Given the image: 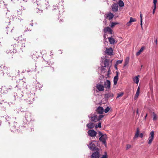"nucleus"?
<instances>
[{
	"label": "nucleus",
	"instance_id": "nucleus-1",
	"mask_svg": "<svg viewBox=\"0 0 158 158\" xmlns=\"http://www.w3.org/2000/svg\"><path fill=\"white\" fill-rule=\"evenodd\" d=\"M98 134L99 136H100L99 138V140L100 141L102 142V143L104 144V145L106 146V140L107 139V137L106 134H103L102 133L99 131L98 132Z\"/></svg>",
	"mask_w": 158,
	"mask_h": 158
},
{
	"label": "nucleus",
	"instance_id": "nucleus-2",
	"mask_svg": "<svg viewBox=\"0 0 158 158\" xmlns=\"http://www.w3.org/2000/svg\"><path fill=\"white\" fill-rule=\"evenodd\" d=\"M90 118L92 122V123L93 124L91 125L90 126L89 125V127H90L91 128H93L94 126V123L97 121H98V118L96 114H91Z\"/></svg>",
	"mask_w": 158,
	"mask_h": 158
},
{
	"label": "nucleus",
	"instance_id": "nucleus-3",
	"mask_svg": "<svg viewBox=\"0 0 158 158\" xmlns=\"http://www.w3.org/2000/svg\"><path fill=\"white\" fill-rule=\"evenodd\" d=\"M104 32L105 33L104 37L105 38L106 36V35L108 33L112 34L113 33V31L110 27H107L104 28Z\"/></svg>",
	"mask_w": 158,
	"mask_h": 158
},
{
	"label": "nucleus",
	"instance_id": "nucleus-4",
	"mask_svg": "<svg viewBox=\"0 0 158 158\" xmlns=\"http://www.w3.org/2000/svg\"><path fill=\"white\" fill-rule=\"evenodd\" d=\"M154 132L153 131H151L150 133V136L148 139V144H151L152 141L154 139Z\"/></svg>",
	"mask_w": 158,
	"mask_h": 158
},
{
	"label": "nucleus",
	"instance_id": "nucleus-5",
	"mask_svg": "<svg viewBox=\"0 0 158 158\" xmlns=\"http://www.w3.org/2000/svg\"><path fill=\"white\" fill-rule=\"evenodd\" d=\"M95 141H93L90 144H89V148L91 150L94 151H99V149L96 147L95 144Z\"/></svg>",
	"mask_w": 158,
	"mask_h": 158
},
{
	"label": "nucleus",
	"instance_id": "nucleus-6",
	"mask_svg": "<svg viewBox=\"0 0 158 158\" xmlns=\"http://www.w3.org/2000/svg\"><path fill=\"white\" fill-rule=\"evenodd\" d=\"M23 92L21 91H18L17 93H14V96L15 98H21L23 95Z\"/></svg>",
	"mask_w": 158,
	"mask_h": 158
},
{
	"label": "nucleus",
	"instance_id": "nucleus-7",
	"mask_svg": "<svg viewBox=\"0 0 158 158\" xmlns=\"http://www.w3.org/2000/svg\"><path fill=\"white\" fill-rule=\"evenodd\" d=\"M96 88L100 91H104V86L101 84H98L96 85Z\"/></svg>",
	"mask_w": 158,
	"mask_h": 158
},
{
	"label": "nucleus",
	"instance_id": "nucleus-8",
	"mask_svg": "<svg viewBox=\"0 0 158 158\" xmlns=\"http://www.w3.org/2000/svg\"><path fill=\"white\" fill-rule=\"evenodd\" d=\"M96 152H94L92 154L91 156V158H99L100 157V154L98 152L99 151H95Z\"/></svg>",
	"mask_w": 158,
	"mask_h": 158
},
{
	"label": "nucleus",
	"instance_id": "nucleus-9",
	"mask_svg": "<svg viewBox=\"0 0 158 158\" xmlns=\"http://www.w3.org/2000/svg\"><path fill=\"white\" fill-rule=\"evenodd\" d=\"M97 134V133L94 130H89V136L92 137V139H95Z\"/></svg>",
	"mask_w": 158,
	"mask_h": 158
},
{
	"label": "nucleus",
	"instance_id": "nucleus-10",
	"mask_svg": "<svg viewBox=\"0 0 158 158\" xmlns=\"http://www.w3.org/2000/svg\"><path fill=\"white\" fill-rule=\"evenodd\" d=\"M10 128V130L11 131L14 132L16 131V127H17V123L14 122L13 125Z\"/></svg>",
	"mask_w": 158,
	"mask_h": 158
},
{
	"label": "nucleus",
	"instance_id": "nucleus-11",
	"mask_svg": "<svg viewBox=\"0 0 158 158\" xmlns=\"http://www.w3.org/2000/svg\"><path fill=\"white\" fill-rule=\"evenodd\" d=\"M106 53L110 55H113L112 53H113V49L112 48H106V51H105Z\"/></svg>",
	"mask_w": 158,
	"mask_h": 158
},
{
	"label": "nucleus",
	"instance_id": "nucleus-12",
	"mask_svg": "<svg viewBox=\"0 0 158 158\" xmlns=\"http://www.w3.org/2000/svg\"><path fill=\"white\" fill-rule=\"evenodd\" d=\"M112 10L113 11H117L118 10V5L116 3H114L111 6Z\"/></svg>",
	"mask_w": 158,
	"mask_h": 158
},
{
	"label": "nucleus",
	"instance_id": "nucleus-13",
	"mask_svg": "<svg viewBox=\"0 0 158 158\" xmlns=\"http://www.w3.org/2000/svg\"><path fill=\"white\" fill-rule=\"evenodd\" d=\"M118 72H116V75L114 78V85H116L117 83V81L118 79Z\"/></svg>",
	"mask_w": 158,
	"mask_h": 158
},
{
	"label": "nucleus",
	"instance_id": "nucleus-14",
	"mask_svg": "<svg viewBox=\"0 0 158 158\" xmlns=\"http://www.w3.org/2000/svg\"><path fill=\"white\" fill-rule=\"evenodd\" d=\"M96 111L98 114H102L104 111V109L102 107L99 106L97 109Z\"/></svg>",
	"mask_w": 158,
	"mask_h": 158
},
{
	"label": "nucleus",
	"instance_id": "nucleus-15",
	"mask_svg": "<svg viewBox=\"0 0 158 158\" xmlns=\"http://www.w3.org/2000/svg\"><path fill=\"white\" fill-rule=\"evenodd\" d=\"M105 87L106 88H110V82L109 80L105 82Z\"/></svg>",
	"mask_w": 158,
	"mask_h": 158
},
{
	"label": "nucleus",
	"instance_id": "nucleus-16",
	"mask_svg": "<svg viewBox=\"0 0 158 158\" xmlns=\"http://www.w3.org/2000/svg\"><path fill=\"white\" fill-rule=\"evenodd\" d=\"M140 77V76L138 75V76H135L133 78V81L136 83V84H138L139 81V77Z\"/></svg>",
	"mask_w": 158,
	"mask_h": 158
},
{
	"label": "nucleus",
	"instance_id": "nucleus-17",
	"mask_svg": "<svg viewBox=\"0 0 158 158\" xmlns=\"http://www.w3.org/2000/svg\"><path fill=\"white\" fill-rule=\"evenodd\" d=\"M106 18H108L109 20H110L113 18L114 15L112 13L109 12L106 14Z\"/></svg>",
	"mask_w": 158,
	"mask_h": 158
},
{
	"label": "nucleus",
	"instance_id": "nucleus-18",
	"mask_svg": "<svg viewBox=\"0 0 158 158\" xmlns=\"http://www.w3.org/2000/svg\"><path fill=\"white\" fill-rule=\"evenodd\" d=\"M108 40L110 44H113L115 43V40L112 36L109 37Z\"/></svg>",
	"mask_w": 158,
	"mask_h": 158
},
{
	"label": "nucleus",
	"instance_id": "nucleus-19",
	"mask_svg": "<svg viewBox=\"0 0 158 158\" xmlns=\"http://www.w3.org/2000/svg\"><path fill=\"white\" fill-rule=\"evenodd\" d=\"M1 89V91L3 93H6L8 92L9 88H7L6 86H2Z\"/></svg>",
	"mask_w": 158,
	"mask_h": 158
},
{
	"label": "nucleus",
	"instance_id": "nucleus-20",
	"mask_svg": "<svg viewBox=\"0 0 158 158\" xmlns=\"http://www.w3.org/2000/svg\"><path fill=\"white\" fill-rule=\"evenodd\" d=\"M139 134V128H138L137 129L135 133L134 139H135L138 137Z\"/></svg>",
	"mask_w": 158,
	"mask_h": 158
},
{
	"label": "nucleus",
	"instance_id": "nucleus-21",
	"mask_svg": "<svg viewBox=\"0 0 158 158\" xmlns=\"http://www.w3.org/2000/svg\"><path fill=\"white\" fill-rule=\"evenodd\" d=\"M139 92H140V88H139V87L137 89L135 95L134 97L135 99H136L138 98V97L139 95Z\"/></svg>",
	"mask_w": 158,
	"mask_h": 158
},
{
	"label": "nucleus",
	"instance_id": "nucleus-22",
	"mask_svg": "<svg viewBox=\"0 0 158 158\" xmlns=\"http://www.w3.org/2000/svg\"><path fill=\"white\" fill-rule=\"evenodd\" d=\"M25 117L26 120H30L31 114L30 113L27 112L25 115Z\"/></svg>",
	"mask_w": 158,
	"mask_h": 158
},
{
	"label": "nucleus",
	"instance_id": "nucleus-23",
	"mask_svg": "<svg viewBox=\"0 0 158 158\" xmlns=\"http://www.w3.org/2000/svg\"><path fill=\"white\" fill-rule=\"evenodd\" d=\"M145 47H142L139 51L136 53V55L137 56L139 55L143 51Z\"/></svg>",
	"mask_w": 158,
	"mask_h": 158
},
{
	"label": "nucleus",
	"instance_id": "nucleus-24",
	"mask_svg": "<svg viewBox=\"0 0 158 158\" xmlns=\"http://www.w3.org/2000/svg\"><path fill=\"white\" fill-rule=\"evenodd\" d=\"M9 106V103H7L6 102H4L3 103V106H2V107H3L2 110H5L6 107Z\"/></svg>",
	"mask_w": 158,
	"mask_h": 158
},
{
	"label": "nucleus",
	"instance_id": "nucleus-25",
	"mask_svg": "<svg viewBox=\"0 0 158 158\" xmlns=\"http://www.w3.org/2000/svg\"><path fill=\"white\" fill-rule=\"evenodd\" d=\"M129 57H127L126 58L124 64V66H126L129 63Z\"/></svg>",
	"mask_w": 158,
	"mask_h": 158
},
{
	"label": "nucleus",
	"instance_id": "nucleus-26",
	"mask_svg": "<svg viewBox=\"0 0 158 158\" xmlns=\"http://www.w3.org/2000/svg\"><path fill=\"white\" fill-rule=\"evenodd\" d=\"M118 4L119 5V6L120 7H122L124 6V3L121 0H120L118 2Z\"/></svg>",
	"mask_w": 158,
	"mask_h": 158
},
{
	"label": "nucleus",
	"instance_id": "nucleus-27",
	"mask_svg": "<svg viewBox=\"0 0 158 158\" xmlns=\"http://www.w3.org/2000/svg\"><path fill=\"white\" fill-rule=\"evenodd\" d=\"M152 116L153 118V120H156L157 118V117L156 115L154 113H153Z\"/></svg>",
	"mask_w": 158,
	"mask_h": 158
},
{
	"label": "nucleus",
	"instance_id": "nucleus-28",
	"mask_svg": "<svg viewBox=\"0 0 158 158\" xmlns=\"http://www.w3.org/2000/svg\"><path fill=\"white\" fill-rule=\"evenodd\" d=\"M136 20L135 19L133 18L132 17H131L130 18V20L129 21L131 23L133 22H136Z\"/></svg>",
	"mask_w": 158,
	"mask_h": 158
},
{
	"label": "nucleus",
	"instance_id": "nucleus-29",
	"mask_svg": "<svg viewBox=\"0 0 158 158\" xmlns=\"http://www.w3.org/2000/svg\"><path fill=\"white\" fill-rule=\"evenodd\" d=\"M123 95V93L121 92L118 94V95L117 97V98H118L120 97H122Z\"/></svg>",
	"mask_w": 158,
	"mask_h": 158
},
{
	"label": "nucleus",
	"instance_id": "nucleus-30",
	"mask_svg": "<svg viewBox=\"0 0 158 158\" xmlns=\"http://www.w3.org/2000/svg\"><path fill=\"white\" fill-rule=\"evenodd\" d=\"M0 67L2 68H3L4 69L5 71L6 70V69L7 70H8V68L7 67L5 66H3V65H1L0 66ZM8 71V70H7Z\"/></svg>",
	"mask_w": 158,
	"mask_h": 158
},
{
	"label": "nucleus",
	"instance_id": "nucleus-31",
	"mask_svg": "<svg viewBox=\"0 0 158 158\" xmlns=\"http://www.w3.org/2000/svg\"><path fill=\"white\" fill-rule=\"evenodd\" d=\"M110 110V108L107 106L104 110V111L106 113L108 112Z\"/></svg>",
	"mask_w": 158,
	"mask_h": 158
},
{
	"label": "nucleus",
	"instance_id": "nucleus-32",
	"mask_svg": "<svg viewBox=\"0 0 158 158\" xmlns=\"http://www.w3.org/2000/svg\"><path fill=\"white\" fill-rule=\"evenodd\" d=\"M118 24V23H112L110 25V27H113L115 25Z\"/></svg>",
	"mask_w": 158,
	"mask_h": 158
},
{
	"label": "nucleus",
	"instance_id": "nucleus-33",
	"mask_svg": "<svg viewBox=\"0 0 158 158\" xmlns=\"http://www.w3.org/2000/svg\"><path fill=\"white\" fill-rule=\"evenodd\" d=\"M113 96V94L111 93L108 94L107 95V97L108 98L110 97H112Z\"/></svg>",
	"mask_w": 158,
	"mask_h": 158
},
{
	"label": "nucleus",
	"instance_id": "nucleus-34",
	"mask_svg": "<svg viewBox=\"0 0 158 158\" xmlns=\"http://www.w3.org/2000/svg\"><path fill=\"white\" fill-rule=\"evenodd\" d=\"M95 126L96 128H97L98 127L99 128H101V123L100 122L99 123H98V125H95Z\"/></svg>",
	"mask_w": 158,
	"mask_h": 158
},
{
	"label": "nucleus",
	"instance_id": "nucleus-35",
	"mask_svg": "<svg viewBox=\"0 0 158 158\" xmlns=\"http://www.w3.org/2000/svg\"><path fill=\"white\" fill-rule=\"evenodd\" d=\"M104 116V115H100L99 116H98V121L101 120V119Z\"/></svg>",
	"mask_w": 158,
	"mask_h": 158
},
{
	"label": "nucleus",
	"instance_id": "nucleus-36",
	"mask_svg": "<svg viewBox=\"0 0 158 158\" xmlns=\"http://www.w3.org/2000/svg\"><path fill=\"white\" fill-rule=\"evenodd\" d=\"M131 145L130 144H127V147H126V149L127 150L130 148H131Z\"/></svg>",
	"mask_w": 158,
	"mask_h": 158
},
{
	"label": "nucleus",
	"instance_id": "nucleus-37",
	"mask_svg": "<svg viewBox=\"0 0 158 158\" xmlns=\"http://www.w3.org/2000/svg\"><path fill=\"white\" fill-rule=\"evenodd\" d=\"M123 61V60H118L116 62L117 64L122 63Z\"/></svg>",
	"mask_w": 158,
	"mask_h": 158
},
{
	"label": "nucleus",
	"instance_id": "nucleus-38",
	"mask_svg": "<svg viewBox=\"0 0 158 158\" xmlns=\"http://www.w3.org/2000/svg\"><path fill=\"white\" fill-rule=\"evenodd\" d=\"M157 0H153V6H156V4L157 2Z\"/></svg>",
	"mask_w": 158,
	"mask_h": 158
},
{
	"label": "nucleus",
	"instance_id": "nucleus-39",
	"mask_svg": "<svg viewBox=\"0 0 158 158\" xmlns=\"http://www.w3.org/2000/svg\"><path fill=\"white\" fill-rule=\"evenodd\" d=\"M30 98H28L27 100H29L28 101H27V102L28 103V104H31L32 103V102L31 101H30Z\"/></svg>",
	"mask_w": 158,
	"mask_h": 158
},
{
	"label": "nucleus",
	"instance_id": "nucleus-40",
	"mask_svg": "<svg viewBox=\"0 0 158 158\" xmlns=\"http://www.w3.org/2000/svg\"><path fill=\"white\" fill-rule=\"evenodd\" d=\"M101 158H107V156L106 154L103 155Z\"/></svg>",
	"mask_w": 158,
	"mask_h": 158
},
{
	"label": "nucleus",
	"instance_id": "nucleus-41",
	"mask_svg": "<svg viewBox=\"0 0 158 158\" xmlns=\"http://www.w3.org/2000/svg\"><path fill=\"white\" fill-rule=\"evenodd\" d=\"M42 10L38 9V10H37V12L38 13H41L42 12Z\"/></svg>",
	"mask_w": 158,
	"mask_h": 158
},
{
	"label": "nucleus",
	"instance_id": "nucleus-42",
	"mask_svg": "<svg viewBox=\"0 0 158 158\" xmlns=\"http://www.w3.org/2000/svg\"><path fill=\"white\" fill-rule=\"evenodd\" d=\"M154 8L153 10V12H152V13L153 14H154L155 13V10H156V6H154Z\"/></svg>",
	"mask_w": 158,
	"mask_h": 158
},
{
	"label": "nucleus",
	"instance_id": "nucleus-43",
	"mask_svg": "<svg viewBox=\"0 0 158 158\" xmlns=\"http://www.w3.org/2000/svg\"><path fill=\"white\" fill-rule=\"evenodd\" d=\"M5 118L6 120L9 121L10 119V118L8 116H6Z\"/></svg>",
	"mask_w": 158,
	"mask_h": 158
},
{
	"label": "nucleus",
	"instance_id": "nucleus-44",
	"mask_svg": "<svg viewBox=\"0 0 158 158\" xmlns=\"http://www.w3.org/2000/svg\"><path fill=\"white\" fill-rule=\"evenodd\" d=\"M131 23L129 21L126 23V25L127 26H129L131 25Z\"/></svg>",
	"mask_w": 158,
	"mask_h": 158
},
{
	"label": "nucleus",
	"instance_id": "nucleus-45",
	"mask_svg": "<svg viewBox=\"0 0 158 158\" xmlns=\"http://www.w3.org/2000/svg\"><path fill=\"white\" fill-rule=\"evenodd\" d=\"M108 60H105V64L106 65L108 64Z\"/></svg>",
	"mask_w": 158,
	"mask_h": 158
},
{
	"label": "nucleus",
	"instance_id": "nucleus-46",
	"mask_svg": "<svg viewBox=\"0 0 158 158\" xmlns=\"http://www.w3.org/2000/svg\"><path fill=\"white\" fill-rule=\"evenodd\" d=\"M43 63L44 64V65L47 66L46 65L48 64V62H47L44 61L43 62Z\"/></svg>",
	"mask_w": 158,
	"mask_h": 158
},
{
	"label": "nucleus",
	"instance_id": "nucleus-47",
	"mask_svg": "<svg viewBox=\"0 0 158 158\" xmlns=\"http://www.w3.org/2000/svg\"><path fill=\"white\" fill-rule=\"evenodd\" d=\"M139 135L141 138H142L143 136V133H140L139 134Z\"/></svg>",
	"mask_w": 158,
	"mask_h": 158
},
{
	"label": "nucleus",
	"instance_id": "nucleus-48",
	"mask_svg": "<svg viewBox=\"0 0 158 158\" xmlns=\"http://www.w3.org/2000/svg\"><path fill=\"white\" fill-rule=\"evenodd\" d=\"M140 25L141 27V28L142 29H143V26H142V21H140Z\"/></svg>",
	"mask_w": 158,
	"mask_h": 158
},
{
	"label": "nucleus",
	"instance_id": "nucleus-49",
	"mask_svg": "<svg viewBox=\"0 0 158 158\" xmlns=\"http://www.w3.org/2000/svg\"><path fill=\"white\" fill-rule=\"evenodd\" d=\"M38 2H34V4H37V5H38L40 4V3H38Z\"/></svg>",
	"mask_w": 158,
	"mask_h": 158
},
{
	"label": "nucleus",
	"instance_id": "nucleus-50",
	"mask_svg": "<svg viewBox=\"0 0 158 158\" xmlns=\"http://www.w3.org/2000/svg\"><path fill=\"white\" fill-rule=\"evenodd\" d=\"M140 21H142V15L141 14H140Z\"/></svg>",
	"mask_w": 158,
	"mask_h": 158
},
{
	"label": "nucleus",
	"instance_id": "nucleus-51",
	"mask_svg": "<svg viewBox=\"0 0 158 158\" xmlns=\"http://www.w3.org/2000/svg\"><path fill=\"white\" fill-rule=\"evenodd\" d=\"M0 73H1L2 75V76H3L4 75V73H3V71H0Z\"/></svg>",
	"mask_w": 158,
	"mask_h": 158
},
{
	"label": "nucleus",
	"instance_id": "nucleus-52",
	"mask_svg": "<svg viewBox=\"0 0 158 158\" xmlns=\"http://www.w3.org/2000/svg\"><path fill=\"white\" fill-rule=\"evenodd\" d=\"M88 129H89V123L87 124L86 125Z\"/></svg>",
	"mask_w": 158,
	"mask_h": 158
},
{
	"label": "nucleus",
	"instance_id": "nucleus-53",
	"mask_svg": "<svg viewBox=\"0 0 158 158\" xmlns=\"http://www.w3.org/2000/svg\"><path fill=\"white\" fill-rule=\"evenodd\" d=\"M16 87H20L21 88V87L20 86V85H16Z\"/></svg>",
	"mask_w": 158,
	"mask_h": 158
},
{
	"label": "nucleus",
	"instance_id": "nucleus-54",
	"mask_svg": "<svg viewBox=\"0 0 158 158\" xmlns=\"http://www.w3.org/2000/svg\"><path fill=\"white\" fill-rule=\"evenodd\" d=\"M136 113L137 114H139V111H138V109H137V111H136Z\"/></svg>",
	"mask_w": 158,
	"mask_h": 158
},
{
	"label": "nucleus",
	"instance_id": "nucleus-55",
	"mask_svg": "<svg viewBox=\"0 0 158 158\" xmlns=\"http://www.w3.org/2000/svg\"><path fill=\"white\" fill-rule=\"evenodd\" d=\"M155 42L156 44H157V39H156V40H155Z\"/></svg>",
	"mask_w": 158,
	"mask_h": 158
},
{
	"label": "nucleus",
	"instance_id": "nucleus-56",
	"mask_svg": "<svg viewBox=\"0 0 158 158\" xmlns=\"http://www.w3.org/2000/svg\"><path fill=\"white\" fill-rule=\"evenodd\" d=\"M30 25L31 26H33V23H31V24H30Z\"/></svg>",
	"mask_w": 158,
	"mask_h": 158
},
{
	"label": "nucleus",
	"instance_id": "nucleus-57",
	"mask_svg": "<svg viewBox=\"0 0 158 158\" xmlns=\"http://www.w3.org/2000/svg\"><path fill=\"white\" fill-rule=\"evenodd\" d=\"M51 68V69H52L53 70V71H54V70H54V68H52V67H51V68Z\"/></svg>",
	"mask_w": 158,
	"mask_h": 158
},
{
	"label": "nucleus",
	"instance_id": "nucleus-58",
	"mask_svg": "<svg viewBox=\"0 0 158 158\" xmlns=\"http://www.w3.org/2000/svg\"><path fill=\"white\" fill-rule=\"evenodd\" d=\"M23 83V82L22 81H20V84H22V83Z\"/></svg>",
	"mask_w": 158,
	"mask_h": 158
},
{
	"label": "nucleus",
	"instance_id": "nucleus-59",
	"mask_svg": "<svg viewBox=\"0 0 158 158\" xmlns=\"http://www.w3.org/2000/svg\"><path fill=\"white\" fill-rule=\"evenodd\" d=\"M87 133L89 135V130H88V131H87Z\"/></svg>",
	"mask_w": 158,
	"mask_h": 158
},
{
	"label": "nucleus",
	"instance_id": "nucleus-60",
	"mask_svg": "<svg viewBox=\"0 0 158 158\" xmlns=\"http://www.w3.org/2000/svg\"><path fill=\"white\" fill-rule=\"evenodd\" d=\"M147 114H146V116H145V118H146V117H147Z\"/></svg>",
	"mask_w": 158,
	"mask_h": 158
},
{
	"label": "nucleus",
	"instance_id": "nucleus-61",
	"mask_svg": "<svg viewBox=\"0 0 158 158\" xmlns=\"http://www.w3.org/2000/svg\"><path fill=\"white\" fill-rule=\"evenodd\" d=\"M12 88V87H11V88H9V89H11Z\"/></svg>",
	"mask_w": 158,
	"mask_h": 158
},
{
	"label": "nucleus",
	"instance_id": "nucleus-62",
	"mask_svg": "<svg viewBox=\"0 0 158 158\" xmlns=\"http://www.w3.org/2000/svg\"><path fill=\"white\" fill-rule=\"evenodd\" d=\"M1 2H2L1 0H0V3H1Z\"/></svg>",
	"mask_w": 158,
	"mask_h": 158
},
{
	"label": "nucleus",
	"instance_id": "nucleus-63",
	"mask_svg": "<svg viewBox=\"0 0 158 158\" xmlns=\"http://www.w3.org/2000/svg\"><path fill=\"white\" fill-rule=\"evenodd\" d=\"M7 73V74L8 75H9V73Z\"/></svg>",
	"mask_w": 158,
	"mask_h": 158
},
{
	"label": "nucleus",
	"instance_id": "nucleus-64",
	"mask_svg": "<svg viewBox=\"0 0 158 158\" xmlns=\"http://www.w3.org/2000/svg\"><path fill=\"white\" fill-rule=\"evenodd\" d=\"M87 146L89 147V145L88 144H87Z\"/></svg>",
	"mask_w": 158,
	"mask_h": 158
}]
</instances>
